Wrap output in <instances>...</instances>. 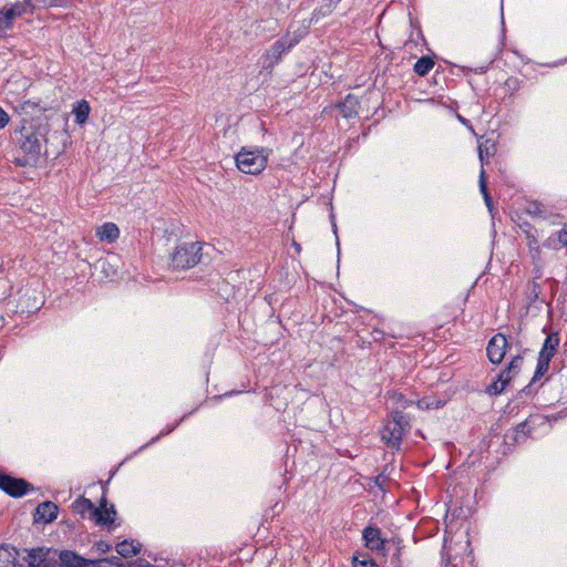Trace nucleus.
I'll return each instance as SVG.
<instances>
[{"label": "nucleus", "mask_w": 567, "mask_h": 567, "mask_svg": "<svg viewBox=\"0 0 567 567\" xmlns=\"http://www.w3.org/2000/svg\"><path fill=\"white\" fill-rule=\"evenodd\" d=\"M102 509L103 517L107 518L106 520L95 522L99 525H105L109 523H112L114 520L115 511L113 506L111 508L106 507V501L103 498L101 502V506L99 507Z\"/></svg>", "instance_id": "obj_23"}, {"label": "nucleus", "mask_w": 567, "mask_h": 567, "mask_svg": "<svg viewBox=\"0 0 567 567\" xmlns=\"http://www.w3.org/2000/svg\"><path fill=\"white\" fill-rule=\"evenodd\" d=\"M120 236V229L114 223H105L96 228V237L101 241L114 243Z\"/></svg>", "instance_id": "obj_15"}, {"label": "nucleus", "mask_w": 567, "mask_h": 567, "mask_svg": "<svg viewBox=\"0 0 567 567\" xmlns=\"http://www.w3.org/2000/svg\"><path fill=\"white\" fill-rule=\"evenodd\" d=\"M299 39L281 38L276 41L261 56L262 69L271 70L281 59V56L290 51Z\"/></svg>", "instance_id": "obj_4"}, {"label": "nucleus", "mask_w": 567, "mask_h": 567, "mask_svg": "<svg viewBox=\"0 0 567 567\" xmlns=\"http://www.w3.org/2000/svg\"><path fill=\"white\" fill-rule=\"evenodd\" d=\"M362 537L365 546L371 550H381L384 548V540L378 527L368 526L363 529Z\"/></svg>", "instance_id": "obj_14"}, {"label": "nucleus", "mask_w": 567, "mask_h": 567, "mask_svg": "<svg viewBox=\"0 0 567 567\" xmlns=\"http://www.w3.org/2000/svg\"><path fill=\"white\" fill-rule=\"evenodd\" d=\"M559 344V337L557 333H550L545 339L543 348L539 352V358L551 360L557 351Z\"/></svg>", "instance_id": "obj_16"}, {"label": "nucleus", "mask_w": 567, "mask_h": 567, "mask_svg": "<svg viewBox=\"0 0 567 567\" xmlns=\"http://www.w3.org/2000/svg\"><path fill=\"white\" fill-rule=\"evenodd\" d=\"M507 349V339L504 334H495L488 342L486 352L493 364H498L504 359Z\"/></svg>", "instance_id": "obj_8"}, {"label": "nucleus", "mask_w": 567, "mask_h": 567, "mask_svg": "<svg viewBox=\"0 0 567 567\" xmlns=\"http://www.w3.org/2000/svg\"><path fill=\"white\" fill-rule=\"evenodd\" d=\"M360 103L357 96L348 94L342 102L336 105V109L344 118H353L359 113Z\"/></svg>", "instance_id": "obj_13"}, {"label": "nucleus", "mask_w": 567, "mask_h": 567, "mask_svg": "<svg viewBox=\"0 0 567 567\" xmlns=\"http://www.w3.org/2000/svg\"><path fill=\"white\" fill-rule=\"evenodd\" d=\"M90 111H91V107H90V104L87 103V101L81 100V101L76 102L72 109V114L75 117V122L78 124L85 123L89 117Z\"/></svg>", "instance_id": "obj_18"}, {"label": "nucleus", "mask_w": 567, "mask_h": 567, "mask_svg": "<svg viewBox=\"0 0 567 567\" xmlns=\"http://www.w3.org/2000/svg\"><path fill=\"white\" fill-rule=\"evenodd\" d=\"M39 107V103L38 102H34V101H24L23 103H21V105L19 106V110L21 112H28L29 109H37Z\"/></svg>", "instance_id": "obj_30"}, {"label": "nucleus", "mask_w": 567, "mask_h": 567, "mask_svg": "<svg viewBox=\"0 0 567 567\" xmlns=\"http://www.w3.org/2000/svg\"><path fill=\"white\" fill-rule=\"evenodd\" d=\"M527 239H528L529 248L534 249L536 251V254H538L539 249L537 247V239L533 235H527Z\"/></svg>", "instance_id": "obj_33"}, {"label": "nucleus", "mask_w": 567, "mask_h": 567, "mask_svg": "<svg viewBox=\"0 0 567 567\" xmlns=\"http://www.w3.org/2000/svg\"><path fill=\"white\" fill-rule=\"evenodd\" d=\"M18 551L13 547H0V567H16Z\"/></svg>", "instance_id": "obj_19"}, {"label": "nucleus", "mask_w": 567, "mask_h": 567, "mask_svg": "<svg viewBox=\"0 0 567 567\" xmlns=\"http://www.w3.org/2000/svg\"><path fill=\"white\" fill-rule=\"evenodd\" d=\"M93 548L99 553V554H106L111 550V545L107 544L106 542H103V540H100V542H96L94 545H93Z\"/></svg>", "instance_id": "obj_29"}, {"label": "nucleus", "mask_w": 567, "mask_h": 567, "mask_svg": "<svg viewBox=\"0 0 567 567\" xmlns=\"http://www.w3.org/2000/svg\"><path fill=\"white\" fill-rule=\"evenodd\" d=\"M60 567H89L91 559L80 556L73 550H60L59 551Z\"/></svg>", "instance_id": "obj_12"}, {"label": "nucleus", "mask_w": 567, "mask_h": 567, "mask_svg": "<svg viewBox=\"0 0 567 567\" xmlns=\"http://www.w3.org/2000/svg\"><path fill=\"white\" fill-rule=\"evenodd\" d=\"M30 0H22L0 9V38L4 37L13 27L17 18L22 17L27 12Z\"/></svg>", "instance_id": "obj_5"}, {"label": "nucleus", "mask_w": 567, "mask_h": 567, "mask_svg": "<svg viewBox=\"0 0 567 567\" xmlns=\"http://www.w3.org/2000/svg\"><path fill=\"white\" fill-rule=\"evenodd\" d=\"M41 556L40 567H60V561L56 560V558L59 559V550L42 547Z\"/></svg>", "instance_id": "obj_21"}, {"label": "nucleus", "mask_w": 567, "mask_h": 567, "mask_svg": "<svg viewBox=\"0 0 567 567\" xmlns=\"http://www.w3.org/2000/svg\"><path fill=\"white\" fill-rule=\"evenodd\" d=\"M9 122V115L0 107V128L4 127Z\"/></svg>", "instance_id": "obj_32"}, {"label": "nucleus", "mask_w": 567, "mask_h": 567, "mask_svg": "<svg viewBox=\"0 0 567 567\" xmlns=\"http://www.w3.org/2000/svg\"><path fill=\"white\" fill-rule=\"evenodd\" d=\"M103 561L105 564H109L110 566H113V567H124V564L122 563V560L116 557V556H112V557H109V558H103Z\"/></svg>", "instance_id": "obj_31"}, {"label": "nucleus", "mask_w": 567, "mask_h": 567, "mask_svg": "<svg viewBox=\"0 0 567 567\" xmlns=\"http://www.w3.org/2000/svg\"><path fill=\"white\" fill-rule=\"evenodd\" d=\"M352 564H353V567H373L375 565L373 559H371V558L360 559L357 556L353 557Z\"/></svg>", "instance_id": "obj_27"}, {"label": "nucleus", "mask_w": 567, "mask_h": 567, "mask_svg": "<svg viewBox=\"0 0 567 567\" xmlns=\"http://www.w3.org/2000/svg\"><path fill=\"white\" fill-rule=\"evenodd\" d=\"M268 155L265 147L244 146L235 156L236 166L245 174H259L267 166Z\"/></svg>", "instance_id": "obj_1"}, {"label": "nucleus", "mask_w": 567, "mask_h": 567, "mask_svg": "<svg viewBox=\"0 0 567 567\" xmlns=\"http://www.w3.org/2000/svg\"><path fill=\"white\" fill-rule=\"evenodd\" d=\"M25 555L22 557V563L18 567H40L42 547L24 549Z\"/></svg>", "instance_id": "obj_17"}, {"label": "nucleus", "mask_w": 567, "mask_h": 567, "mask_svg": "<svg viewBox=\"0 0 567 567\" xmlns=\"http://www.w3.org/2000/svg\"><path fill=\"white\" fill-rule=\"evenodd\" d=\"M72 508L75 513L81 514L82 516L87 515L90 519L94 522L106 520L107 518L103 517V513L101 508H97L93 505V503L84 497H80L75 499L72 504Z\"/></svg>", "instance_id": "obj_10"}, {"label": "nucleus", "mask_w": 567, "mask_h": 567, "mask_svg": "<svg viewBox=\"0 0 567 567\" xmlns=\"http://www.w3.org/2000/svg\"><path fill=\"white\" fill-rule=\"evenodd\" d=\"M48 7H63L65 6L64 0H49L47 3Z\"/></svg>", "instance_id": "obj_36"}, {"label": "nucleus", "mask_w": 567, "mask_h": 567, "mask_svg": "<svg viewBox=\"0 0 567 567\" xmlns=\"http://www.w3.org/2000/svg\"><path fill=\"white\" fill-rule=\"evenodd\" d=\"M558 241L567 247V228L558 231Z\"/></svg>", "instance_id": "obj_34"}, {"label": "nucleus", "mask_w": 567, "mask_h": 567, "mask_svg": "<svg viewBox=\"0 0 567 567\" xmlns=\"http://www.w3.org/2000/svg\"><path fill=\"white\" fill-rule=\"evenodd\" d=\"M480 188L484 196V200H485L487 207L491 208V197L487 192L486 181H485V172L483 169L481 171V174H480Z\"/></svg>", "instance_id": "obj_26"}, {"label": "nucleus", "mask_w": 567, "mask_h": 567, "mask_svg": "<svg viewBox=\"0 0 567 567\" xmlns=\"http://www.w3.org/2000/svg\"><path fill=\"white\" fill-rule=\"evenodd\" d=\"M115 549L120 556L128 558L140 553L141 545L134 544V542L123 540L116 545Z\"/></svg>", "instance_id": "obj_20"}, {"label": "nucleus", "mask_w": 567, "mask_h": 567, "mask_svg": "<svg viewBox=\"0 0 567 567\" xmlns=\"http://www.w3.org/2000/svg\"><path fill=\"white\" fill-rule=\"evenodd\" d=\"M523 365V357L516 355L512 359L508 367L498 374L496 381H494L487 389L489 394L502 393L511 380L520 371Z\"/></svg>", "instance_id": "obj_6"}, {"label": "nucleus", "mask_w": 567, "mask_h": 567, "mask_svg": "<svg viewBox=\"0 0 567 567\" xmlns=\"http://www.w3.org/2000/svg\"><path fill=\"white\" fill-rule=\"evenodd\" d=\"M91 564L89 567H113L109 564H105L103 559H91Z\"/></svg>", "instance_id": "obj_35"}, {"label": "nucleus", "mask_w": 567, "mask_h": 567, "mask_svg": "<svg viewBox=\"0 0 567 567\" xmlns=\"http://www.w3.org/2000/svg\"><path fill=\"white\" fill-rule=\"evenodd\" d=\"M41 145L42 144H19L13 157V162L18 166H34L40 164L41 161Z\"/></svg>", "instance_id": "obj_7"}, {"label": "nucleus", "mask_w": 567, "mask_h": 567, "mask_svg": "<svg viewBox=\"0 0 567 567\" xmlns=\"http://www.w3.org/2000/svg\"><path fill=\"white\" fill-rule=\"evenodd\" d=\"M410 429L409 420L395 411L381 430V440L391 447H399L404 433Z\"/></svg>", "instance_id": "obj_3"}, {"label": "nucleus", "mask_w": 567, "mask_h": 567, "mask_svg": "<svg viewBox=\"0 0 567 567\" xmlns=\"http://www.w3.org/2000/svg\"><path fill=\"white\" fill-rule=\"evenodd\" d=\"M433 66L434 61L432 58L422 56L415 62L413 70L417 75L424 76L433 69Z\"/></svg>", "instance_id": "obj_22"}, {"label": "nucleus", "mask_w": 567, "mask_h": 567, "mask_svg": "<svg viewBox=\"0 0 567 567\" xmlns=\"http://www.w3.org/2000/svg\"><path fill=\"white\" fill-rule=\"evenodd\" d=\"M457 117H458V120H460L462 123L466 124V120H465V118H463L461 115H458Z\"/></svg>", "instance_id": "obj_39"}, {"label": "nucleus", "mask_w": 567, "mask_h": 567, "mask_svg": "<svg viewBox=\"0 0 567 567\" xmlns=\"http://www.w3.org/2000/svg\"><path fill=\"white\" fill-rule=\"evenodd\" d=\"M549 362L550 360L538 357L537 369L535 371L533 381H536L538 378L543 377L547 372Z\"/></svg>", "instance_id": "obj_24"}, {"label": "nucleus", "mask_w": 567, "mask_h": 567, "mask_svg": "<svg viewBox=\"0 0 567 567\" xmlns=\"http://www.w3.org/2000/svg\"><path fill=\"white\" fill-rule=\"evenodd\" d=\"M29 483L22 478H14L0 473V488L13 497H20L27 493Z\"/></svg>", "instance_id": "obj_9"}, {"label": "nucleus", "mask_w": 567, "mask_h": 567, "mask_svg": "<svg viewBox=\"0 0 567 567\" xmlns=\"http://www.w3.org/2000/svg\"><path fill=\"white\" fill-rule=\"evenodd\" d=\"M495 152H496L495 144H489V145L480 144V146H478V156L482 162L484 161L485 156L486 157L493 156L495 154Z\"/></svg>", "instance_id": "obj_25"}, {"label": "nucleus", "mask_w": 567, "mask_h": 567, "mask_svg": "<svg viewBox=\"0 0 567 567\" xmlns=\"http://www.w3.org/2000/svg\"><path fill=\"white\" fill-rule=\"evenodd\" d=\"M133 567H153V566L147 561L138 560L133 564Z\"/></svg>", "instance_id": "obj_38"}, {"label": "nucleus", "mask_w": 567, "mask_h": 567, "mask_svg": "<svg viewBox=\"0 0 567 567\" xmlns=\"http://www.w3.org/2000/svg\"><path fill=\"white\" fill-rule=\"evenodd\" d=\"M385 481H386V477H385L383 474H380V475H378V476L374 478V483H375V485H378V486H380V487H382V486H383V484L385 483Z\"/></svg>", "instance_id": "obj_37"}, {"label": "nucleus", "mask_w": 567, "mask_h": 567, "mask_svg": "<svg viewBox=\"0 0 567 567\" xmlns=\"http://www.w3.org/2000/svg\"><path fill=\"white\" fill-rule=\"evenodd\" d=\"M202 249V244L197 241L178 245L171 257L172 268L183 270L196 266L200 261Z\"/></svg>", "instance_id": "obj_2"}, {"label": "nucleus", "mask_w": 567, "mask_h": 567, "mask_svg": "<svg viewBox=\"0 0 567 567\" xmlns=\"http://www.w3.org/2000/svg\"><path fill=\"white\" fill-rule=\"evenodd\" d=\"M297 250H300V246L298 244H293Z\"/></svg>", "instance_id": "obj_40"}, {"label": "nucleus", "mask_w": 567, "mask_h": 567, "mask_svg": "<svg viewBox=\"0 0 567 567\" xmlns=\"http://www.w3.org/2000/svg\"><path fill=\"white\" fill-rule=\"evenodd\" d=\"M526 212L529 215H533V216H542V214H543V210L540 208V204L537 203V202L529 203L527 208H526Z\"/></svg>", "instance_id": "obj_28"}, {"label": "nucleus", "mask_w": 567, "mask_h": 567, "mask_svg": "<svg viewBox=\"0 0 567 567\" xmlns=\"http://www.w3.org/2000/svg\"><path fill=\"white\" fill-rule=\"evenodd\" d=\"M59 513L58 506L52 502H43L39 504L34 512L35 523H51L53 522Z\"/></svg>", "instance_id": "obj_11"}]
</instances>
